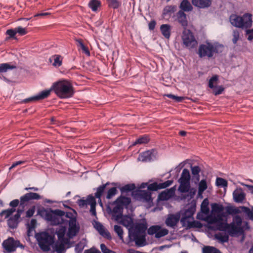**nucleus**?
Instances as JSON below:
<instances>
[{
	"instance_id": "f257e3e1",
	"label": "nucleus",
	"mask_w": 253,
	"mask_h": 253,
	"mask_svg": "<svg viewBox=\"0 0 253 253\" xmlns=\"http://www.w3.org/2000/svg\"><path fill=\"white\" fill-rule=\"evenodd\" d=\"M60 98L72 97L74 93V88L72 84L68 80H63L53 84L51 88Z\"/></svg>"
},
{
	"instance_id": "f03ea898",
	"label": "nucleus",
	"mask_w": 253,
	"mask_h": 253,
	"mask_svg": "<svg viewBox=\"0 0 253 253\" xmlns=\"http://www.w3.org/2000/svg\"><path fill=\"white\" fill-rule=\"evenodd\" d=\"M231 24L234 27L242 29H249L252 26V15L246 13L242 16L232 14L229 18Z\"/></svg>"
},
{
	"instance_id": "7ed1b4c3",
	"label": "nucleus",
	"mask_w": 253,
	"mask_h": 253,
	"mask_svg": "<svg viewBox=\"0 0 253 253\" xmlns=\"http://www.w3.org/2000/svg\"><path fill=\"white\" fill-rule=\"evenodd\" d=\"M42 198V196L37 193L29 192L26 193L20 198V203L19 207L22 208L18 209L16 211V213L14 215L16 217L21 218V215L23 212L25 207L27 206V203L31 200H41Z\"/></svg>"
},
{
	"instance_id": "20e7f679",
	"label": "nucleus",
	"mask_w": 253,
	"mask_h": 253,
	"mask_svg": "<svg viewBox=\"0 0 253 253\" xmlns=\"http://www.w3.org/2000/svg\"><path fill=\"white\" fill-rule=\"evenodd\" d=\"M217 47L211 42H207L206 44H200L197 53L200 58L207 57L212 58L214 53H218Z\"/></svg>"
},
{
	"instance_id": "39448f33",
	"label": "nucleus",
	"mask_w": 253,
	"mask_h": 253,
	"mask_svg": "<svg viewBox=\"0 0 253 253\" xmlns=\"http://www.w3.org/2000/svg\"><path fill=\"white\" fill-rule=\"evenodd\" d=\"M37 239L41 249L44 251H48L54 243V237L46 232H43L37 235Z\"/></svg>"
},
{
	"instance_id": "423d86ee",
	"label": "nucleus",
	"mask_w": 253,
	"mask_h": 253,
	"mask_svg": "<svg viewBox=\"0 0 253 253\" xmlns=\"http://www.w3.org/2000/svg\"><path fill=\"white\" fill-rule=\"evenodd\" d=\"M65 212L61 210L57 209L52 210L50 209L49 211H46L45 218L47 221H51L54 225H58L65 223V220L63 219Z\"/></svg>"
},
{
	"instance_id": "0eeeda50",
	"label": "nucleus",
	"mask_w": 253,
	"mask_h": 253,
	"mask_svg": "<svg viewBox=\"0 0 253 253\" xmlns=\"http://www.w3.org/2000/svg\"><path fill=\"white\" fill-rule=\"evenodd\" d=\"M182 40L183 45L189 49L195 48L198 45V42L189 30L183 31Z\"/></svg>"
},
{
	"instance_id": "6e6552de",
	"label": "nucleus",
	"mask_w": 253,
	"mask_h": 253,
	"mask_svg": "<svg viewBox=\"0 0 253 253\" xmlns=\"http://www.w3.org/2000/svg\"><path fill=\"white\" fill-rule=\"evenodd\" d=\"M2 246L8 253L15 251L18 247L24 248V246L19 240H15L13 237H9L4 240L2 243Z\"/></svg>"
},
{
	"instance_id": "1a4fd4ad",
	"label": "nucleus",
	"mask_w": 253,
	"mask_h": 253,
	"mask_svg": "<svg viewBox=\"0 0 253 253\" xmlns=\"http://www.w3.org/2000/svg\"><path fill=\"white\" fill-rule=\"evenodd\" d=\"M147 233L150 235L155 234L156 238H160L169 233V230L166 228H162L160 225H156L150 227L147 230Z\"/></svg>"
},
{
	"instance_id": "9d476101",
	"label": "nucleus",
	"mask_w": 253,
	"mask_h": 253,
	"mask_svg": "<svg viewBox=\"0 0 253 253\" xmlns=\"http://www.w3.org/2000/svg\"><path fill=\"white\" fill-rule=\"evenodd\" d=\"M69 222V228L67 233V236L69 238H73L79 232L80 230V226L77 223L76 218H72L69 221L66 220L65 222Z\"/></svg>"
},
{
	"instance_id": "9b49d317",
	"label": "nucleus",
	"mask_w": 253,
	"mask_h": 253,
	"mask_svg": "<svg viewBox=\"0 0 253 253\" xmlns=\"http://www.w3.org/2000/svg\"><path fill=\"white\" fill-rule=\"evenodd\" d=\"M51 89L42 90L38 94L32 96L20 101L21 103H28L31 102H35L46 98L50 95Z\"/></svg>"
},
{
	"instance_id": "f8f14e48",
	"label": "nucleus",
	"mask_w": 253,
	"mask_h": 253,
	"mask_svg": "<svg viewBox=\"0 0 253 253\" xmlns=\"http://www.w3.org/2000/svg\"><path fill=\"white\" fill-rule=\"evenodd\" d=\"M114 204L116 205V206L114 207L113 210H112L109 206L107 207V210L111 212L112 216L114 218L115 220L118 221L123 216L124 208L118 204Z\"/></svg>"
},
{
	"instance_id": "ddd939ff",
	"label": "nucleus",
	"mask_w": 253,
	"mask_h": 253,
	"mask_svg": "<svg viewBox=\"0 0 253 253\" xmlns=\"http://www.w3.org/2000/svg\"><path fill=\"white\" fill-rule=\"evenodd\" d=\"M195 208L191 207L182 213V217L180 219V222L183 227H185L186 225L187 221H188V219L192 218L193 219V215L195 213Z\"/></svg>"
},
{
	"instance_id": "4468645a",
	"label": "nucleus",
	"mask_w": 253,
	"mask_h": 253,
	"mask_svg": "<svg viewBox=\"0 0 253 253\" xmlns=\"http://www.w3.org/2000/svg\"><path fill=\"white\" fill-rule=\"evenodd\" d=\"M211 212L213 214H216L219 219L222 217H226L227 215L223 212L224 207L220 204L214 203L211 205Z\"/></svg>"
},
{
	"instance_id": "2eb2a0df",
	"label": "nucleus",
	"mask_w": 253,
	"mask_h": 253,
	"mask_svg": "<svg viewBox=\"0 0 253 253\" xmlns=\"http://www.w3.org/2000/svg\"><path fill=\"white\" fill-rule=\"evenodd\" d=\"M217 229L220 231H225L228 230V233L232 235L238 232V227L234 224L231 227L227 223H220L217 225Z\"/></svg>"
},
{
	"instance_id": "dca6fc26",
	"label": "nucleus",
	"mask_w": 253,
	"mask_h": 253,
	"mask_svg": "<svg viewBox=\"0 0 253 253\" xmlns=\"http://www.w3.org/2000/svg\"><path fill=\"white\" fill-rule=\"evenodd\" d=\"M179 219V214H170L166 219L165 222L168 226L173 227L177 224Z\"/></svg>"
},
{
	"instance_id": "f3484780",
	"label": "nucleus",
	"mask_w": 253,
	"mask_h": 253,
	"mask_svg": "<svg viewBox=\"0 0 253 253\" xmlns=\"http://www.w3.org/2000/svg\"><path fill=\"white\" fill-rule=\"evenodd\" d=\"M234 200L236 203H242L245 199L246 195L241 188L236 189L233 193Z\"/></svg>"
},
{
	"instance_id": "a211bd4d",
	"label": "nucleus",
	"mask_w": 253,
	"mask_h": 253,
	"mask_svg": "<svg viewBox=\"0 0 253 253\" xmlns=\"http://www.w3.org/2000/svg\"><path fill=\"white\" fill-rule=\"evenodd\" d=\"M22 220V218L16 217V216L14 215L7 219V224L9 228L14 229L18 227L19 222H20Z\"/></svg>"
},
{
	"instance_id": "6ab92c4d",
	"label": "nucleus",
	"mask_w": 253,
	"mask_h": 253,
	"mask_svg": "<svg viewBox=\"0 0 253 253\" xmlns=\"http://www.w3.org/2000/svg\"><path fill=\"white\" fill-rule=\"evenodd\" d=\"M95 223L96 224L94 227L95 229L98 231L99 234L101 236L106 238L107 239H111V236L110 233L108 231H106L105 228L102 225V224L99 222H96Z\"/></svg>"
},
{
	"instance_id": "aec40b11",
	"label": "nucleus",
	"mask_w": 253,
	"mask_h": 253,
	"mask_svg": "<svg viewBox=\"0 0 253 253\" xmlns=\"http://www.w3.org/2000/svg\"><path fill=\"white\" fill-rule=\"evenodd\" d=\"M192 3L196 7L205 8L210 7L211 1V0H192Z\"/></svg>"
},
{
	"instance_id": "412c9836",
	"label": "nucleus",
	"mask_w": 253,
	"mask_h": 253,
	"mask_svg": "<svg viewBox=\"0 0 253 253\" xmlns=\"http://www.w3.org/2000/svg\"><path fill=\"white\" fill-rule=\"evenodd\" d=\"M178 22L183 28H186L188 25L186 14L183 11H179L176 13Z\"/></svg>"
},
{
	"instance_id": "4be33fe9",
	"label": "nucleus",
	"mask_w": 253,
	"mask_h": 253,
	"mask_svg": "<svg viewBox=\"0 0 253 253\" xmlns=\"http://www.w3.org/2000/svg\"><path fill=\"white\" fill-rule=\"evenodd\" d=\"M131 203V199L122 195L117 198L113 202V204H118L124 208V206H127Z\"/></svg>"
},
{
	"instance_id": "5701e85b",
	"label": "nucleus",
	"mask_w": 253,
	"mask_h": 253,
	"mask_svg": "<svg viewBox=\"0 0 253 253\" xmlns=\"http://www.w3.org/2000/svg\"><path fill=\"white\" fill-rule=\"evenodd\" d=\"M109 185V182H107L105 184L99 185L96 188V192L95 193V197L98 199H100L105 193V190L107 186Z\"/></svg>"
},
{
	"instance_id": "b1692460",
	"label": "nucleus",
	"mask_w": 253,
	"mask_h": 253,
	"mask_svg": "<svg viewBox=\"0 0 253 253\" xmlns=\"http://www.w3.org/2000/svg\"><path fill=\"white\" fill-rule=\"evenodd\" d=\"M154 156L152 151H146L139 155V159L142 162H150L153 160Z\"/></svg>"
},
{
	"instance_id": "393cba45",
	"label": "nucleus",
	"mask_w": 253,
	"mask_h": 253,
	"mask_svg": "<svg viewBox=\"0 0 253 253\" xmlns=\"http://www.w3.org/2000/svg\"><path fill=\"white\" fill-rule=\"evenodd\" d=\"M135 195L138 198L147 202L149 201L151 198V193L146 190L137 191Z\"/></svg>"
},
{
	"instance_id": "a878e982",
	"label": "nucleus",
	"mask_w": 253,
	"mask_h": 253,
	"mask_svg": "<svg viewBox=\"0 0 253 253\" xmlns=\"http://www.w3.org/2000/svg\"><path fill=\"white\" fill-rule=\"evenodd\" d=\"M160 30L164 37L169 39L170 36L171 26L169 24H162L160 26Z\"/></svg>"
},
{
	"instance_id": "bb28decb",
	"label": "nucleus",
	"mask_w": 253,
	"mask_h": 253,
	"mask_svg": "<svg viewBox=\"0 0 253 253\" xmlns=\"http://www.w3.org/2000/svg\"><path fill=\"white\" fill-rule=\"evenodd\" d=\"M179 8L181 9L180 11L183 12H189L193 10V6L188 0H183L180 4Z\"/></svg>"
},
{
	"instance_id": "cd10ccee",
	"label": "nucleus",
	"mask_w": 253,
	"mask_h": 253,
	"mask_svg": "<svg viewBox=\"0 0 253 253\" xmlns=\"http://www.w3.org/2000/svg\"><path fill=\"white\" fill-rule=\"evenodd\" d=\"M190 175L189 171L187 169H184L182 170L181 177L178 180V182H190Z\"/></svg>"
},
{
	"instance_id": "c85d7f7f",
	"label": "nucleus",
	"mask_w": 253,
	"mask_h": 253,
	"mask_svg": "<svg viewBox=\"0 0 253 253\" xmlns=\"http://www.w3.org/2000/svg\"><path fill=\"white\" fill-rule=\"evenodd\" d=\"M16 211L15 209L10 208L6 210H3L0 212V222H2L3 221V219L2 218V216L3 215H5L4 218H9L10 216L12 215V214Z\"/></svg>"
},
{
	"instance_id": "c756f323",
	"label": "nucleus",
	"mask_w": 253,
	"mask_h": 253,
	"mask_svg": "<svg viewBox=\"0 0 253 253\" xmlns=\"http://www.w3.org/2000/svg\"><path fill=\"white\" fill-rule=\"evenodd\" d=\"M147 228V225L146 222L137 223L135 226V231L139 234H145Z\"/></svg>"
},
{
	"instance_id": "7c9ffc66",
	"label": "nucleus",
	"mask_w": 253,
	"mask_h": 253,
	"mask_svg": "<svg viewBox=\"0 0 253 253\" xmlns=\"http://www.w3.org/2000/svg\"><path fill=\"white\" fill-rule=\"evenodd\" d=\"M191 170L193 178L195 179L196 182H199L200 180L199 173L201 171V168L198 166H191Z\"/></svg>"
},
{
	"instance_id": "2f4dec72",
	"label": "nucleus",
	"mask_w": 253,
	"mask_h": 253,
	"mask_svg": "<svg viewBox=\"0 0 253 253\" xmlns=\"http://www.w3.org/2000/svg\"><path fill=\"white\" fill-rule=\"evenodd\" d=\"M51 59L54 60V62L52 63V65L54 67H60L62 64L63 57L58 54H55L51 56L49 59L50 61H51Z\"/></svg>"
},
{
	"instance_id": "473e14b6",
	"label": "nucleus",
	"mask_w": 253,
	"mask_h": 253,
	"mask_svg": "<svg viewBox=\"0 0 253 253\" xmlns=\"http://www.w3.org/2000/svg\"><path fill=\"white\" fill-rule=\"evenodd\" d=\"M88 5L93 11L96 12L98 10V8L101 7V2L99 0H90Z\"/></svg>"
},
{
	"instance_id": "72a5a7b5",
	"label": "nucleus",
	"mask_w": 253,
	"mask_h": 253,
	"mask_svg": "<svg viewBox=\"0 0 253 253\" xmlns=\"http://www.w3.org/2000/svg\"><path fill=\"white\" fill-rule=\"evenodd\" d=\"M76 42H77V46L80 47L82 50L83 52H84L86 55L89 56L90 51L88 47L84 44L83 40L81 39H76Z\"/></svg>"
},
{
	"instance_id": "f704fd0d",
	"label": "nucleus",
	"mask_w": 253,
	"mask_h": 253,
	"mask_svg": "<svg viewBox=\"0 0 253 253\" xmlns=\"http://www.w3.org/2000/svg\"><path fill=\"white\" fill-rule=\"evenodd\" d=\"M202 253H222L217 248L210 246H205L202 248Z\"/></svg>"
},
{
	"instance_id": "c9c22d12",
	"label": "nucleus",
	"mask_w": 253,
	"mask_h": 253,
	"mask_svg": "<svg viewBox=\"0 0 253 253\" xmlns=\"http://www.w3.org/2000/svg\"><path fill=\"white\" fill-rule=\"evenodd\" d=\"M135 185L134 183L127 184L124 186L120 187V189L122 194L127 193L133 191L135 189Z\"/></svg>"
},
{
	"instance_id": "e433bc0d",
	"label": "nucleus",
	"mask_w": 253,
	"mask_h": 253,
	"mask_svg": "<svg viewBox=\"0 0 253 253\" xmlns=\"http://www.w3.org/2000/svg\"><path fill=\"white\" fill-rule=\"evenodd\" d=\"M186 229H191L192 228H201L203 226L202 223L197 220H194L193 221H187L186 222Z\"/></svg>"
},
{
	"instance_id": "4c0bfd02",
	"label": "nucleus",
	"mask_w": 253,
	"mask_h": 253,
	"mask_svg": "<svg viewBox=\"0 0 253 253\" xmlns=\"http://www.w3.org/2000/svg\"><path fill=\"white\" fill-rule=\"evenodd\" d=\"M121 218L122 220L120 222L126 227L131 226L133 223L132 218L129 215H126L124 217L123 216Z\"/></svg>"
},
{
	"instance_id": "58836bf2",
	"label": "nucleus",
	"mask_w": 253,
	"mask_h": 253,
	"mask_svg": "<svg viewBox=\"0 0 253 253\" xmlns=\"http://www.w3.org/2000/svg\"><path fill=\"white\" fill-rule=\"evenodd\" d=\"M150 141V138L149 136L147 135H143L142 136L140 137L138 139H137L134 142L133 145H135L137 144H147Z\"/></svg>"
},
{
	"instance_id": "ea45409f",
	"label": "nucleus",
	"mask_w": 253,
	"mask_h": 253,
	"mask_svg": "<svg viewBox=\"0 0 253 253\" xmlns=\"http://www.w3.org/2000/svg\"><path fill=\"white\" fill-rule=\"evenodd\" d=\"M16 68L15 66L11 65L9 63L0 64V73H5Z\"/></svg>"
},
{
	"instance_id": "a19ab883",
	"label": "nucleus",
	"mask_w": 253,
	"mask_h": 253,
	"mask_svg": "<svg viewBox=\"0 0 253 253\" xmlns=\"http://www.w3.org/2000/svg\"><path fill=\"white\" fill-rule=\"evenodd\" d=\"M208 186L206 179L201 180L199 184L198 195H201L204 191L207 189Z\"/></svg>"
},
{
	"instance_id": "79ce46f5",
	"label": "nucleus",
	"mask_w": 253,
	"mask_h": 253,
	"mask_svg": "<svg viewBox=\"0 0 253 253\" xmlns=\"http://www.w3.org/2000/svg\"><path fill=\"white\" fill-rule=\"evenodd\" d=\"M146 239L145 234L140 235V234L137 237V239L135 241V243L136 246L138 247H143L146 245Z\"/></svg>"
},
{
	"instance_id": "37998d69",
	"label": "nucleus",
	"mask_w": 253,
	"mask_h": 253,
	"mask_svg": "<svg viewBox=\"0 0 253 253\" xmlns=\"http://www.w3.org/2000/svg\"><path fill=\"white\" fill-rule=\"evenodd\" d=\"M118 193V190L116 187H113L110 188H109L107 191V194L105 196V198L107 199H112L115 195H116Z\"/></svg>"
},
{
	"instance_id": "c03bdc74",
	"label": "nucleus",
	"mask_w": 253,
	"mask_h": 253,
	"mask_svg": "<svg viewBox=\"0 0 253 253\" xmlns=\"http://www.w3.org/2000/svg\"><path fill=\"white\" fill-rule=\"evenodd\" d=\"M180 186L178 188V190L181 193H186L188 191L190 187V182H179Z\"/></svg>"
},
{
	"instance_id": "a18cd8bd",
	"label": "nucleus",
	"mask_w": 253,
	"mask_h": 253,
	"mask_svg": "<svg viewBox=\"0 0 253 253\" xmlns=\"http://www.w3.org/2000/svg\"><path fill=\"white\" fill-rule=\"evenodd\" d=\"M225 209L226 211V214L234 215L240 212L238 209L231 206L226 207Z\"/></svg>"
},
{
	"instance_id": "49530a36",
	"label": "nucleus",
	"mask_w": 253,
	"mask_h": 253,
	"mask_svg": "<svg viewBox=\"0 0 253 253\" xmlns=\"http://www.w3.org/2000/svg\"><path fill=\"white\" fill-rule=\"evenodd\" d=\"M108 6L113 9L118 8L121 5V2L118 0H107Z\"/></svg>"
},
{
	"instance_id": "de8ad7c7",
	"label": "nucleus",
	"mask_w": 253,
	"mask_h": 253,
	"mask_svg": "<svg viewBox=\"0 0 253 253\" xmlns=\"http://www.w3.org/2000/svg\"><path fill=\"white\" fill-rule=\"evenodd\" d=\"M241 208L242 211L246 214L249 218L253 221V211H251L249 208L247 207L242 206Z\"/></svg>"
},
{
	"instance_id": "09e8293b",
	"label": "nucleus",
	"mask_w": 253,
	"mask_h": 253,
	"mask_svg": "<svg viewBox=\"0 0 253 253\" xmlns=\"http://www.w3.org/2000/svg\"><path fill=\"white\" fill-rule=\"evenodd\" d=\"M66 231V227L65 226H61L60 228L56 231V234L57 235L58 239L63 238Z\"/></svg>"
},
{
	"instance_id": "8fccbe9b",
	"label": "nucleus",
	"mask_w": 253,
	"mask_h": 253,
	"mask_svg": "<svg viewBox=\"0 0 253 253\" xmlns=\"http://www.w3.org/2000/svg\"><path fill=\"white\" fill-rule=\"evenodd\" d=\"M176 8L175 5H168L164 9V14H168L174 13L176 11Z\"/></svg>"
},
{
	"instance_id": "3c124183",
	"label": "nucleus",
	"mask_w": 253,
	"mask_h": 253,
	"mask_svg": "<svg viewBox=\"0 0 253 253\" xmlns=\"http://www.w3.org/2000/svg\"><path fill=\"white\" fill-rule=\"evenodd\" d=\"M114 231L117 234L119 238L121 240H123L124 231H123V228L121 226H119L118 225H115L114 226Z\"/></svg>"
},
{
	"instance_id": "603ef678",
	"label": "nucleus",
	"mask_w": 253,
	"mask_h": 253,
	"mask_svg": "<svg viewBox=\"0 0 253 253\" xmlns=\"http://www.w3.org/2000/svg\"><path fill=\"white\" fill-rule=\"evenodd\" d=\"M216 185L218 186L225 187L228 185L227 181L221 177H217L216 179Z\"/></svg>"
},
{
	"instance_id": "864d4df0",
	"label": "nucleus",
	"mask_w": 253,
	"mask_h": 253,
	"mask_svg": "<svg viewBox=\"0 0 253 253\" xmlns=\"http://www.w3.org/2000/svg\"><path fill=\"white\" fill-rule=\"evenodd\" d=\"M159 187V183H158L157 182H154L148 185L147 188L149 191H156L158 190H160V188Z\"/></svg>"
},
{
	"instance_id": "5fc2aeb1",
	"label": "nucleus",
	"mask_w": 253,
	"mask_h": 253,
	"mask_svg": "<svg viewBox=\"0 0 253 253\" xmlns=\"http://www.w3.org/2000/svg\"><path fill=\"white\" fill-rule=\"evenodd\" d=\"M36 206H32L30 209H29L26 212L25 217L30 218L32 217L35 212Z\"/></svg>"
},
{
	"instance_id": "6e6d98bb",
	"label": "nucleus",
	"mask_w": 253,
	"mask_h": 253,
	"mask_svg": "<svg viewBox=\"0 0 253 253\" xmlns=\"http://www.w3.org/2000/svg\"><path fill=\"white\" fill-rule=\"evenodd\" d=\"M232 35V42L234 44H236L240 38V32L238 30H234L233 31Z\"/></svg>"
},
{
	"instance_id": "4d7b16f0",
	"label": "nucleus",
	"mask_w": 253,
	"mask_h": 253,
	"mask_svg": "<svg viewBox=\"0 0 253 253\" xmlns=\"http://www.w3.org/2000/svg\"><path fill=\"white\" fill-rule=\"evenodd\" d=\"M165 95L167 96L169 98H171V99L175 100L176 102H182L184 99V97L178 96H176V95H174L172 94H165Z\"/></svg>"
},
{
	"instance_id": "13d9d810",
	"label": "nucleus",
	"mask_w": 253,
	"mask_h": 253,
	"mask_svg": "<svg viewBox=\"0 0 253 253\" xmlns=\"http://www.w3.org/2000/svg\"><path fill=\"white\" fill-rule=\"evenodd\" d=\"M173 182V181L172 180H168L164 182L159 183V187L160 189L166 188L171 185Z\"/></svg>"
},
{
	"instance_id": "bf43d9fd",
	"label": "nucleus",
	"mask_w": 253,
	"mask_h": 253,
	"mask_svg": "<svg viewBox=\"0 0 253 253\" xmlns=\"http://www.w3.org/2000/svg\"><path fill=\"white\" fill-rule=\"evenodd\" d=\"M139 234L136 231H131L130 230H129L128 232V238L129 239L130 241H134L137 239V236H138Z\"/></svg>"
},
{
	"instance_id": "052dcab7",
	"label": "nucleus",
	"mask_w": 253,
	"mask_h": 253,
	"mask_svg": "<svg viewBox=\"0 0 253 253\" xmlns=\"http://www.w3.org/2000/svg\"><path fill=\"white\" fill-rule=\"evenodd\" d=\"M218 80V76L215 75L213 76L209 80V87L210 88H213L214 86L213 85V83L216 82Z\"/></svg>"
},
{
	"instance_id": "680f3d73",
	"label": "nucleus",
	"mask_w": 253,
	"mask_h": 253,
	"mask_svg": "<svg viewBox=\"0 0 253 253\" xmlns=\"http://www.w3.org/2000/svg\"><path fill=\"white\" fill-rule=\"evenodd\" d=\"M95 197H93L92 195H89L86 199L87 204L92 206L93 205H96V201Z\"/></svg>"
},
{
	"instance_id": "e2e57ef3",
	"label": "nucleus",
	"mask_w": 253,
	"mask_h": 253,
	"mask_svg": "<svg viewBox=\"0 0 253 253\" xmlns=\"http://www.w3.org/2000/svg\"><path fill=\"white\" fill-rule=\"evenodd\" d=\"M213 93L215 95L221 94L224 90V88L222 86H214Z\"/></svg>"
},
{
	"instance_id": "0e129e2a",
	"label": "nucleus",
	"mask_w": 253,
	"mask_h": 253,
	"mask_svg": "<svg viewBox=\"0 0 253 253\" xmlns=\"http://www.w3.org/2000/svg\"><path fill=\"white\" fill-rule=\"evenodd\" d=\"M169 198V195L168 194L166 190L162 192L159 195V199L162 201L167 200Z\"/></svg>"
},
{
	"instance_id": "69168bd1",
	"label": "nucleus",
	"mask_w": 253,
	"mask_h": 253,
	"mask_svg": "<svg viewBox=\"0 0 253 253\" xmlns=\"http://www.w3.org/2000/svg\"><path fill=\"white\" fill-rule=\"evenodd\" d=\"M216 238L222 243L227 242L229 240V236L226 234L224 235L220 234L219 236H216Z\"/></svg>"
},
{
	"instance_id": "338daca9",
	"label": "nucleus",
	"mask_w": 253,
	"mask_h": 253,
	"mask_svg": "<svg viewBox=\"0 0 253 253\" xmlns=\"http://www.w3.org/2000/svg\"><path fill=\"white\" fill-rule=\"evenodd\" d=\"M100 249L103 253H116L115 251L108 249L104 244L100 245Z\"/></svg>"
},
{
	"instance_id": "774afa93",
	"label": "nucleus",
	"mask_w": 253,
	"mask_h": 253,
	"mask_svg": "<svg viewBox=\"0 0 253 253\" xmlns=\"http://www.w3.org/2000/svg\"><path fill=\"white\" fill-rule=\"evenodd\" d=\"M37 224V220L36 219H32L30 222V224H28V234L30 233V231L35 228Z\"/></svg>"
}]
</instances>
